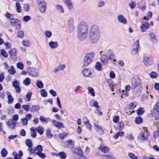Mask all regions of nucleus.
<instances>
[{"mask_svg": "<svg viewBox=\"0 0 159 159\" xmlns=\"http://www.w3.org/2000/svg\"><path fill=\"white\" fill-rule=\"evenodd\" d=\"M88 31V26L85 21H82L79 24L77 29V37L79 40L83 41L87 38Z\"/></svg>", "mask_w": 159, "mask_h": 159, "instance_id": "1", "label": "nucleus"}, {"mask_svg": "<svg viewBox=\"0 0 159 159\" xmlns=\"http://www.w3.org/2000/svg\"><path fill=\"white\" fill-rule=\"evenodd\" d=\"M100 32L99 27L96 25H92L89 29V38L93 43H97L100 39Z\"/></svg>", "mask_w": 159, "mask_h": 159, "instance_id": "2", "label": "nucleus"}, {"mask_svg": "<svg viewBox=\"0 0 159 159\" xmlns=\"http://www.w3.org/2000/svg\"><path fill=\"white\" fill-rule=\"evenodd\" d=\"M95 55V53L93 52L87 53L84 58L83 65L82 66V68L88 66L93 60Z\"/></svg>", "mask_w": 159, "mask_h": 159, "instance_id": "3", "label": "nucleus"}, {"mask_svg": "<svg viewBox=\"0 0 159 159\" xmlns=\"http://www.w3.org/2000/svg\"><path fill=\"white\" fill-rule=\"evenodd\" d=\"M81 73L82 75L86 78H94L96 76L94 71L91 68H85L83 69Z\"/></svg>", "mask_w": 159, "mask_h": 159, "instance_id": "4", "label": "nucleus"}, {"mask_svg": "<svg viewBox=\"0 0 159 159\" xmlns=\"http://www.w3.org/2000/svg\"><path fill=\"white\" fill-rule=\"evenodd\" d=\"M99 54L101 56L100 60L102 65L104 66L107 65L108 62V60L111 59V57L109 55H107V52L102 51L99 52Z\"/></svg>", "mask_w": 159, "mask_h": 159, "instance_id": "5", "label": "nucleus"}, {"mask_svg": "<svg viewBox=\"0 0 159 159\" xmlns=\"http://www.w3.org/2000/svg\"><path fill=\"white\" fill-rule=\"evenodd\" d=\"M149 136V134L147 131L146 127H143V129L138 135V139L141 142H143L148 140V137Z\"/></svg>", "mask_w": 159, "mask_h": 159, "instance_id": "6", "label": "nucleus"}, {"mask_svg": "<svg viewBox=\"0 0 159 159\" xmlns=\"http://www.w3.org/2000/svg\"><path fill=\"white\" fill-rule=\"evenodd\" d=\"M153 116H154L156 120H159V102H157L154 106L152 113Z\"/></svg>", "mask_w": 159, "mask_h": 159, "instance_id": "7", "label": "nucleus"}, {"mask_svg": "<svg viewBox=\"0 0 159 159\" xmlns=\"http://www.w3.org/2000/svg\"><path fill=\"white\" fill-rule=\"evenodd\" d=\"M143 62L146 66H149L152 64V57L150 54L147 53L144 54Z\"/></svg>", "mask_w": 159, "mask_h": 159, "instance_id": "8", "label": "nucleus"}, {"mask_svg": "<svg viewBox=\"0 0 159 159\" xmlns=\"http://www.w3.org/2000/svg\"><path fill=\"white\" fill-rule=\"evenodd\" d=\"M73 151L79 156V159H88L87 157L84 155L83 152L80 148H74Z\"/></svg>", "mask_w": 159, "mask_h": 159, "instance_id": "9", "label": "nucleus"}, {"mask_svg": "<svg viewBox=\"0 0 159 159\" xmlns=\"http://www.w3.org/2000/svg\"><path fill=\"white\" fill-rule=\"evenodd\" d=\"M35 153L36 155H38L40 157L42 158H44L46 157V155L44 153L42 152L43 151L42 147L41 145H38L35 148Z\"/></svg>", "mask_w": 159, "mask_h": 159, "instance_id": "10", "label": "nucleus"}, {"mask_svg": "<svg viewBox=\"0 0 159 159\" xmlns=\"http://www.w3.org/2000/svg\"><path fill=\"white\" fill-rule=\"evenodd\" d=\"M27 72L30 75L33 77H36L39 75V70L35 68L28 67Z\"/></svg>", "mask_w": 159, "mask_h": 159, "instance_id": "11", "label": "nucleus"}, {"mask_svg": "<svg viewBox=\"0 0 159 159\" xmlns=\"http://www.w3.org/2000/svg\"><path fill=\"white\" fill-rule=\"evenodd\" d=\"M38 8L40 11L42 13H44L46 8V4L44 1H41L38 3Z\"/></svg>", "mask_w": 159, "mask_h": 159, "instance_id": "12", "label": "nucleus"}, {"mask_svg": "<svg viewBox=\"0 0 159 159\" xmlns=\"http://www.w3.org/2000/svg\"><path fill=\"white\" fill-rule=\"evenodd\" d=\"M139 47V40H137L132 47L131 53L133 54H135L138 53Z\"/></svg>", "mask_w": 159, "mask_h": 159, "instance_id": "13", "label": "nucleus"}, {"mask_svg": "<svg viewBox=\"0 0 159 159\" xmlns=\"http://www.w3.org/2000/svg\"><path fill=\"white\" fill-rule=\"evenodd\" d=\"M20 21L17 19H14L11 20V25L15 27L16 29L20 28Z\"/></svg>", "mask_w": 159, "mask_h": 159, "instance_id": "14", "label": "nucleus"}, {"mask_svg": "<svg viewBox=\"0 0 159 159\" xmlns=\"http://www.w3.org/2000/svg\"><path fill=\"white\" fill-rule=\"evenodd\" d=\"M6 123L7 127L11 129L15 128L16 124V123L11 119H8L7 121H6Z\"/></svg>", "mask_w": 159, "mask_h": 159, "instance_id": "15", "label": "nucleus"}, {"mask_svg": "<svg viewBox=\"0 0 159 159\" xmlns=\"http://www.w3.org/2000/svg\"><path fill=\"white\" fill-rule=\"evenodd\" d=\"M149 39L152 43L156 44L158 42V39L155 34L152 32L149 34Z\"/></svg>", "mask_w": 159, "mask_h": 159, "instance_id": "16", "label": "nucleus"}, {"mask_svg": "<svg viewBox=\"0 0 159 159\" xmlns=\"http://www.w3.org/2000/svg\"><path fill=\"white\" fill-rule=\"evenodd\" d=\"M143 23L140 26V29L141 32H144L146 31L149 27V24L148 22H143L142 21Z\"/></svg>", "mask_w": 159, "mask_h": 159, "instance_id": "17", "label": "nucleus"}, {"mask_svg": "<svg viewBox=\"0 0 159 159\" xmlns=\"http://www.w3.org/2000/svg\"><path fill=\"white\" fill-rule=\"evenodd\" d=\"M48 44L50 48L52 49H56L58 47V43L57 41H50L48 43Z\"/></svg>", "mask_w": 159, "mask_h": 159, "instance_id": "18", "label": "nucleus"}, {"mask_svg": "<svg viewBox=\"0 0 159 159\" xmlns=\"http://www.w3.org/2000/svg\"><path fill=\"white\" fill-rule=\"evenodd\" d=\"M83 121L87 128L91 130V125L88 119L86 117H84L83 119Z\"/></svg>", "mask_w": 159, "mask_h": 159, "instance_id": "19", "label": "nucleus"}, {"mask_svg": "<svg viewBox=\"0 0 159 159\" xmlns=\"http://www.w3.org/2000/svg\"><path fill=\"white\" fill-rule=\"evenodd\" d=\"M117 19L118 21L124 24H126L127 22L126 19L122 15H119L118 16Z\"/></svg>", "mask_w": 159, "mask_h": 159, "instance_id": "20", "label": "nucleus"}, {"mask_svg": "<svg viewBox=\"0 0 159 159\" xmlns=\"http://www.w3.org/2000/svg\"><path fill=\"white\" fill-rule=\"evenodd\" d=\"M154 125L158 129V131H155L154 132L153 136L154 138H157L159 136V121H157L155 122L154 124Z\"/></svg>", "mask_w": 159, "mask_h": 159, "instance_id": "21", "label": "nucleus"}, {"mask_svg": "<svg viewBox=\"0 0 159 159\" xmlns=\"http://www.w3.org/2000/svg\"><path fill=\"white\" fill-rule=\"evenodd\" d=\"M12 155L14 156V159H21L23 153L20 150L19 152V154L16 152H14L12 153Z\"/></svg>", "mask_w": 159, "mask_h": 159, "instance_id": "22", "label": "nucleus"}, {"mask_svg": "<svg viewBox=\"0 0 159 159\" xmlns=\"http://www.w3.org/2000/svg\"><path fill=\"white\" fill-rule=\"evenodd\" d=\"M132 87L133 88H135L137 87H139L140 86V84L138 82L136 79L134 78H132L131 80Z\"/></svg>", "mask_w": 159, "mask_h": 159, "instance_id": "23", "label": "nucleus"}, {"mask_svg": "<svg viewBox=\"0 0 159 159\" xmlns=\"http://www.w3.org/2000/svg\"><path fill=\"white\" fill-rule=\"evenodd\" d=\"M94 127L97 133L100 134H102L104 133V131L102 127L98 125L94 124Z\"/></svg>", "mask_w": 159, "mask_h": 159, "instance_id": "24", "label": "nucleus"}, {"mask_svg": "<svg viewBox=\"0 0 159 159\" xmlns=\"http://www.w3.org/2000/svg\"><path fill=\"white\" fill-rule=\"evenodd\" d=\"M90 105L92 107H94L97 108H100V106L98 104L97 101L94 100H92L90 102Z\"/></svg>", "mask_w": 159, "mask_h": 159, "instance_id": "25", "label": "nucleus"}, {"mask_svg": "<svg viewBox=\"0 0 159 159\" xmlns=\"http://www.w3.org/2000/svg\"><path fill=\"white\" fill-rule=\"evenodd\" d=\"M6 93L7 96L8 103L9 104H12L13 102L14 99L11 95V93L8 91H7Z\"/></svg>", "mask_w": 159, "mask_h": 159, "instance_id": "26", "label": "nucleus"}, {"mask_svg": "<svg viewBox=\"0 0 159 159\" xmlns=\"http://www.w3.org/2000/svg\"><path fill=\"white\" fill-rule=\"evenodd\" d=\"M36 128L34 127H32L30 129V134L31 136L34 138H35L37 136Z\"/></svg>", "mask_w": 159, "mask_h": 159, "instance_id": "27", "label": "nucleus"}, {"mask_svg": "<svg viewBox=\"0 0 159 159\" xmlns=\"http://www.w3.org/2000/svg\"><path fill=\"white\" fill-rule=\"evenodd\" d=\"M98 149L101 150L102 152L104 153L107 152L109 151V148L108 147L106 146L102 147V145H100L98 148Z\"/></svg>", "mask_w": 159, "mask_h": 159, "instance_id": "28", "label": "nucleus"}, {"mask_svg": "<svg viewBox=\"0 0 159 159\" xmlns=\"http://www.w3.org/2000/svg\"><path fill=\"white\" fill-rule=\"evenodd\" d=\"M39 120L41 122L45 124H47L48 121H51V119L49 118H46L42 116H40Z\"/></svg>", "mask_w": 159, "mask_h": 159, "instance_id": "29", "label": "nucleus"}, {"mask_svg": "<svg viewBox=\"0 0 159 159\" xmlns=\"http://www.w3.org/2000/svg\"><path fill=\"white\" fill-rule=\"evenodd\" d=\"M9 53L11 57H15L16 55L17 50L16 48H12L9 50Z\"/></svg>", "mask_w": 159, "mask_h": 159, "instance_id": "30", "label": "nucleus"}, {"mask_svg": "<svg viewBox=\"0 0 159 159\" xmlns=\"http://www.w3.org/2000/svg\"><path fill=\"white\" fill-rule=\"evenodd\" d=\"M56 9L60 13H63L64 12V8L61 5H57Z\"/></svg>", "mask_w": 159, "mask_h": 159, "instance_id": "31", "label": "nucleus"}, {"mask_svg": "<svg viewBox=\"0 0 159 159\" xmlns=\"http://www.w3.org/2000/svg\"><path fill=\"white\" fill-rule=\"evenodd\" d=\"M95 68L98 71H101L102 70L101 63L99 62H97L95 65Z\"/></svg>", "mask_w": 159, "mask_h": 159, "instance_id": "32", "label": "nucleus"}, {"mask_svg": "<svg viewBox=\"0 0 159 159\" xmlns=\"http://www.w3.org/2000/svg\"><path fill=\"white\" fill-rule=\"evenodd\" d=\"M124 133L123 131H120L116 133L113 136V138L115 139H116L119 137H122L124 135Z\"/></svg>", "mask_w": 159, "mask_h": 159, "instance_id": "33", "label": "nucleus"}, {"mask_svg": "<svg viewBox=\"0 0 159 159\" xmlns=\"http://www.w3.org/2000/svg\"><path fill=\"white\" fill-rule=\"evenodd\" d=\"M108 83L110 88L111 89L112 91H113L114 88L116 86L115 83L111 80H108Z\"/></svg>", "mask_w": 159, "mask_h": 159, "instance_id": "34", "label": "nucleus"}, {"mask_svg": "<svg viewBox=\"0 0 159 159\" xmlns=\"http://www.w3.org/2000/svg\"><path fill=\"white\" fill-rule=\"evenodd\" d=\"M41 96L45 98L47 96V93L45 89H43L39 91Z\"/></svg>", "mask_w": 159, "mask_h": 159, "instance_id": "35", "label": "nucleus"}, {"mask_svg": "<svg viewBox=\"0 0 159 159\" xmlns=\"http://www.w3.org/2000/svg\"><path fill=\"white\" fill-rule=\"evenodd\" d=\"M75 26L74 25H67V30L70 33H71L74 30Z\"/></svg>", "mask_w": 159, "mask_h": 159, "instance_id": "36", "label": "nucleus"}, {"mask_svg": "<svg viewBox=\"0 0 159 159\" xmlns=\"http://www.w3.org/2000/svg\"><path fill=\"white\" fill-rule=\"evenodd\" d=\"M15 6L17 11L19 13H20L21 11V8L19 2H16L15 4Z\"/></svg>", "mask_w": 159, "mask_h": 159, "instance_id": "37", "label": "nucleus"}, {"mask_svg": "<svg viewBox=\"0 0 159 159\" xmlns=\"http://www.w3.org/2000/svg\"><path fill=\"white\" fill-rule=\"evenodd\" d=\"M87 89L92 96L94 97L95 96V92L93 88L91 87H88L87 88Z\"/></svg>", "mask_w": 159, "mask_h": 159, "instance_id": "38", "label": "nucleus"}, {"mask_svg": "<svg viewBox=\"0 0 159 159\" xmlns=\"http://www.w3.org/2000/svg\"><path fill=\"white\" fill-rule=\"evenodd\" d=\"M23 45L26 47H29L30 45V43L28 40H23L22 42Z\"/></svg>", "mask_w": 159, "mask_h": 159, "instance_id": "39", "label": "nucleus"}, {"mask_svg": "<svg viewBox=\"0 0 159 159\" xmlns=\"http://www.w3.org/2000/svg\"><path fill=\"white\" fill-rule=\"evenodd\" d=\"M8 72L11 75H13L15 74L16 71L14 69V67L13 66H11L10 68L8 70Z\"/></svg>", "mask_w": 159, "mask_h": 159, "instance_id": "40", "label": "nucleus"}, {"mask_svg": "<svg viewBox=\"0 0 159 159\" xmlns=\"http://www.w3.org/2000/svg\"><path fill=\"white\" fill-rule=\"evenodd\" d=\"M36 130L40 135L42 134L44 132L43 128L41 126H39L36 128Z\"/></svg>", "mask_w": 159, "mask_h": 159, "instance_id": "41", "label": "nucleus"}, {"mask_svg": "<svg viewBox=\"0 0 159 159\" xmlns=\"http://www.w3.org/2000/svg\"><path fill=\"white\" fill-rule=\"evenodd\" d=\"M31 83V80L30 79L27 77L26 79L23 81V84L26 86L29 85Z\"/></svg>", "mask_w": 159, "mask_h": 159, "instance_id": "42", "label": "nucleus"}, {"mask_svg": "<svg viewBox=\"0 0 159 159\" xmlns=\"http://www.w3.org/2000/svg\"><path fill=\"white\" fill-rule=\"evenodd\" d=\"M36 85L38 87L39 89L43 88L44 86L41 80H38L36 83Z\"/></svg>", "mask_w": 159, "mask_h": 159, "instance_id": "43", "label": "nucleus"}, {"mask_svg": "<svg viewBox=\"0 0 159 159\" xmlns=\"http://www.w3.org/2000/svg\"><path fill=\"white\" fill-rule=\"evenodd\" d=\"M45 36L48 38H50L52 35L51 31L49 30H46L44 32Z\"/></svg>", "mask_w": 159, "mask_h": 159, "instance_id": "44", "label": "nucleus"}, {"mask_svg": "<svg viewBox=\"0 0 159 159\" xmlns=\"http://www.w3.org/2000/svg\"><path fill=\"white\" fill-rule=\"evenodd\" d=\"M7 154V151L5 148H3L1 152V155L2 157H5Z\"/></svg>", "mask_w": 159, "mask_h": 159, "instance_id": "45", "label": "nucleus"}, {"mask_svg": "<svg viewBox=\"0 0 159 159\" xmlns=\"http://www.w3.org/2000/svg\"><path fill=\"white\" fill-rule=\"evenodd\" d=\"M26 145L28 147V148L32 147L33 144L31 141L30 139H27L25 142Z\"/></svg>", "mask_w": 159, "mask_h": 159, "instance_id": "46", "label": "nucleus"}, {"mask_svg": "<svg viewBox=\"0 0 159 159\" xmlns=\"http://www.w3.org/2000/svg\"><path fill=\"white\" fill-rule=\"evenodd\" d=\"M17 36L20 39H22L24 35V33L23 31L20 30L17 32Z\"/></svg>", "mask_w": 159, "mask_h": 159, "instance_id": "47", "label": "nucleus"}, {"mask_svg": "<svg viewBox=\"0 0 159 159\" xmlns=\"http://www.w3.org/2000/svg\"><path fill=\"white\" fill-rule=\"evenodd\" d=\"M1 54L5 58H7L8 56L7 53L4 49H1Z\"/></svg>", "mask_w": 159, "mask_h": 159, "instance_id": "48", "label": "nucleus"}, {"mask_svg": "<svg viewBox=\"0 0 159 159\" xmlns=\"http://www.w3.org/2000/svg\"><path fill=\"white\" fill-rule=\"evenodd\" d=\"M40 107L38 106L33 105L32 106L30 110L31 111H38Z\"/></svg>", "mask_w": 159, "mask_h": 159, "instance_id": "49", "label": "nucleus"}, {"mask_svg": "<svg viewBox=\"0 0 159 159\" xmlns=\"http://www.w3.org/2000/svg\"><path fill=\"white\" fill-rule=\"evenodd\" d=\"M143 122V119L140 117H138L135 118V122L136 124H140Z\"/></svg>", "mask_w": 159, "mask_h": 159, "instance_id": "50", "label": "nucleus"}, {"mask_svg": "<svg viewBox=\"0 0 159 159\" xmlns=\"http://www.w3.org/2000/svg\"><path fill=\"white\" fill-rule=\"evenodd\" d=\"M138 103L136 102H134L130 103L129 106V108L131 109H133L135 108Z\"/></svg>", "mask_w": 159, "mask_h": 159, "instance_id": "51", "label": "nucleus"}, {"mask_svg": "<svg viewBox=\"0 0 159 159\" xmlns=\"http://www.w3.org/2000/svg\"><path fill=\"white\" fill-rule=\"evenodd\" d=\"M74 21L72 17H70L67 20V25H74Z\"/></svg>", "mask_w": 159, "mask_h": 159, "instance_id": "52", "label": "nucleus"}, {"mask_svg": "<svg viewBox=\"0 0 159 159\" xmlns=\"http://www.w3.org/2000/svg\"><path fill=\"white\" fill-rule=\"evenodd\" d=\"M128 156L131 159H139L137 156L131 152H129L128 153Z\"/></svg>", "mask_w": 159, "mask_h": 159, "instance_id": "53", "label": "nucleus"}, {"mask_svg": "<svg viewBox=\"0 0 159 159\" xmlns=\"http://www.w3.org/2000/svg\"><path fill=\"white\" fill-rule=\"evenodd\" d=\"M58 155L62 159H65L66 157V154L63 152H59Z\"/></svg>", "mask_w": 159, "mask_h": 159, "instance_id": "54", "label": "nucleus"}, {"mask_svg": "<svg viewBox=\"0 0 159 159\" xmlns=\"http://www.w3.org/2000/svg\"><path fill=\"white\" fill-rule=\"evenodd\" d=\"M17 67L20 70H22L24 69V64L21 62H19L17 63Z\"/></svg>", "mask_w": 159, "mask_h": 159, "instance_id": "55", "label": "nucleus"}, {"mask_svg": "<svg viewBox=\"0 0 159 159\" xmlns=\"http://www.w3.org/2000/svg\"><path fill=\"white\" fill-rule=\"evenodd\" d=\"M31 19V17L29 16H25L23 18V20L25 22H27Z\"/></svg>", "mask_w": 159, "mask_h": 159, "instance_id": "56", "label": "nucleus"}, {"mask_svg": "<svg viewBox=\"0 0 159 159\" xmlns=\"http://www.w3.org/2000/svg\"><path fill=\"white\" fill-rule=\"evenodd\" d=\"M68 134L66 133L59 134L58 135V137L61 139H63Z\"/></svg>", "mask_w": 159, "mask_h": 159, "instance_id": "57", "label": "nucleus"}, {"mask_svg": "<svg viewBox=\"0 0 159 159\" xmlns=\"http://www.w3.org/2000/svg\"><path fill=\"white\" fill-rule=\"evenodd\" d=\"M144 112V111L143 110V108L142 107L139 109L137 111V114L138 115H142Z\"/></svg>", "mask_w": 159, "mask_h": 159, "instance_id": "58", "label": "nucleus"}, {"mask_svg": "<svg viewBox=\"0 0 159 159\" xmlns=\"http://www.w3.org/2000/svg\"><path fill=\"white\" fill-rule=\"evenodd\" d=\"M102 157L103 159H116L114 157L110 155H104Z\"/></svg>", "mask_w": 159, "mask_h": 159, "instance_id": "59", "label": "nucleus"}, {"mask_svg": "<svg viewBox=\"0 0 159 159\" xmlns=\"http://www.w3.org/2000/svg\"><path fill=\"white\" fill-rule=\"evenodd\" d=\"M20 122L23 125H26L28 124V121L25 118H22L20 119Z\"/></svg>", "mask_w": 159, "mask_h": 159, "instance_id": "60", "label": "nucleus"}, {"mask_svg": "<svg viewBox=\"0 0 159 159\" xmlns=\"http://www.w3.org/2000/svg\"><path fill=\"white\" fill-rule=\"evenodd\" d=\"M5 16L7 19H10L11 20V19H14L13 18V15L12 14H10L7 12V13L5 14Z\"/></svg>", "mask_w": 159, "mask_h": 159, "instance_id": "61", "label": "nucleus"}, {"mask_svg": "<svg viewBox=\"0 0 159 159\" xmlns=\"http://www.w3.org/2000/svg\"><path fill=\"white\" fill-rule=\"evenodd\" d=\"M28 151L29 152L30 154H33L34 153H35V148H33L32 147H30L29 148L27 149Z\"/></svg>", "mask_w": 159, "mask_h": 159, "instance_id": "62", "label": "nucleus"}, {"mask_svg": "<svg viewBox=\"0 0 159 159\" xmlns=\"http://www.w3.org/2000/svg\"><path fill=\"white\" fill-rule=\"evenodd\" d=\"M22 107L26 111L28 112L30 110V106L28 105H24L22 106Z\"/></svg>", "mask_w": 159, "mask_h": 159, "instance_id": "63", "label": "nucleus"}, {"mask_svg": "<svg viewBox=\"0 0 159 159\" xmlns=\"http://www.w3.org/2000/svg\"><path fill=\"white\" fill-rule=\"evenodd\" d=\"M129 6L131 9H133L136 7V4L135 2L132 1L129 3Z\"/></svg>", "mask_w": 159, "mask_h": 159, "instance_id": "64", "label": "nucleus"}]
</instances>
